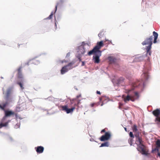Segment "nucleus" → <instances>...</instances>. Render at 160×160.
Returning <instances> with one entry per match:
<instances>
[{
	"mask_svg": "<svg viewBox=\"0 0 160 160\" xmlns=\"http://www.w3.org/2000/svg\"><path fill=\"white\" fill-rule=\"evenodd\" d=\"M153 36H151L147 38L145 40L143 41L142 44L143 45H149L147 47V55H148L149 56L151 55V49L152 48V44Z\"/></svg>",
	"mask_w": 160,
	"mask_h": 160,
	"instance_id": "1",
	"label": "nucleus"
},
{
	"mask_svg": "<svg viewBox=\"0 0 160 160\" xmlns=\"http://www.w3.org/2000/svg\"><path fill=\"white\" fill-rule=\"evenodd\" d=\"M73 63L70 62L67 65H65L62 67L61 70V73L62 74H63L67 72L69 70L72 69V65Z\"/></svg>",
	"mask_w": 160,
	"mask_h": 160,
	"instance_id": "2",
	"label": "nucleus"
},
{
	"mask_svg": "<svg viewBox=\"0 0 160 160\" xmlns=\"http://www.w3.org/2000/svg\"><path fill=\"white\" fill-rule=\"evenodd\" d=\"M135 136L136 138V144L139 146H144L143 144V141L141 136L140 135L139 132H137L135 134Z\"/></svg>",
	"mask_w": 160,
	"mask_h": 160,
	"instance_id": "3",
	"label": "nucleus"
},
{
	"mask_svg": "<svg viewBox=\"0 0 160 160\" xmlns=\"http://www.w3.org/2000/svg\"><path fill=\"white\" fill-rule=\"evenodd\" d=\"M4 116L3 118L2 121L3 122L7 117H10L12 115H13L14 114V112L10 110H5Z\"/></svg>",
	"mask_w": 160,
	"mask_h": 160,
	"instance_id": "4",
	"label": "nucleus"
},
{
	"mask_svg": "<svg viewBox=\"0 0 160 160\" xmlns=\"http://www.w3.org/2000/svg\"><path fill=\"white\" fill-rule=\"evenodd\" d=\"M61 108L62 110L66 112L67 113L72 112L75 108V107H73L71 108H68L67 105L62 106H61Z\"/></svg>",
	"mask_w": 160,
	"mask_h": 160,
	"instance_id": "5",
	"label": "nucleus"
},
{
	"mask_svg": "<svg viewBox=\"0 0 160 160\" xmlns=\"http://www.w3.org/2000/svg\"><path fill=\"white\" fill-rule=\"evenodd\" d=\"M111 135L109 132H106L104 135H102L100 138V140L102 141L108 140L110 138Z\"/></svg>",
	"mask_w": 160,
	"mask_h": 160,
	"instance_id": "6",
	"label": "nucleus"
},
{
	"mask_svg": "<svg viewBox=\"0 0 160 160\" xmlns=\"http://www.w3.org/2000/svg\"><path fill=\"white\" fill-rule=\"evenodd\" d=\"M107 41V40H106L104 42L102 41H101L99 42H98L97 43L96 46L94 48L97 50L98 52H101V51H100L99 49H101V47H102L104 46L103 43H105Z\"/></svg>",
	"mask_w": 160,
	"mask_h": 160,
	"instance_id": "7",
	"label": "nucleus"
},
{
	"mask_svg": "<svg viewBox=\"0 0 160 160\" xmlns=\"http://www.w3.org/2000/svg\"><path fill=\"white\" fill-rule=\"evenodd\" d=\"M122 98L125 102H127L130 100H131L132 102L135 101V99L133 97H132V96H130L129 95H128L127 96L123 95L122 96Z\"/></svg>",
	"mask_w": 160,
	"mask_h": 160,
	"instance_id": "8",
	"label": "nucleus"
},
{
	"mask_svg": "<svg viewBox=\"0 0 160 160\" xmlns=\"http://www.w3.org/2000/svg\"><path fill=\"white\" fill-rule=\"evenodd\" d=\"M12 91L10 89H8L7 91L5 99L7 101L11 102L12 98L11 96Z\"/></svg>",
	"mask_w": 160,
	"mask_h": 160,
	"instance_id": "9",
	"label": "nucleus"
},
{
	"mask_svg": "<svg viewBox=\"0 0 160 160\" xmlns=\"http://www.w3.org/2000/svg\"><path fill=\"white\" fill-rule=\"evenodd\" d=\"M64 1L63 0H60L59 2H57L56 5L55 7V12L53 13V12H52L51 13L50 15L47 18H46V19H50L52 18V16L53 15L54 13L56 11L57 9V7L60 4H62L63 3Z\"/></svg>",
	"mask_w": 160,
	"mask_h": 160,
	"instance_id": "10",
	"label": "nucleus"
},
{
	"mask_svg": "<svg viewBox=\"0 0 160 160\" xmlns=\"http://www.w3.org/2000/svg\"><path fill=\"white\" fill-rule=\"evenodd\" d=\"M101 55V52H99L98 54H96L95 56H93V59L94 63H99L100 60L99 57Z\"/></svg>",
	"mask_w": 160,
	"mask_h": 160,
	"instance_id": "11",
	"label": "nucleus"
},
{
	"mask_svg": "<svg viewBox=\"0 0 160 160\" xmlns=\"http://www.w3.org/2000/svg\"><path fill=\"white\" fill-rule=\"evenodd\" d=\"M144 145L139 146L138 147V151L141 152L142 154L147 155V153L144 149Z\"/></svg>",
	"mask_w": 160,
	"mask_h": 160,
	"instance_id": "12",
	"label": "nucleus"
},
{
	"mask_svg": "<svg viewBox=\"0 0 160 160\" xmlns=\"http://www.w3.org/2000/svg\"><path fill=\"white\" fill-rule=\"evenodd\" d=\"M35 149L37 153L40 154L43 152L44 148L42 146H39L35 148Z\"/></svg>",
	"mask_w": 160,
	"mask_h": 160,
	"instance_id": "13",
	"label": "nucleus"
},
{
	"mask_svg": "<svg viewBox=\"0 0 160 160\" xmlns=\"http://www.w3.org/2000/svg\"><path fill=\"white\" fill-rule=\"evenodd\" d=\"M152 113L156 118L159 117L160 115V109H157L152 112Z\"/></svg>",
	"mask_w": 160,
	"mask_h": 160,
	"instance_id": "14",
	"label": "nucleus"
},
{
	"mask_svg": "<svg viewBox=\"0 0 160 160\" xmlns=\"http://www.w3.org/2000/svg\"><path fill=\"white\" fill-rule=\"evenodd\" d=\"M22 67H19L17 69V77L18 78L22 79L23 78V75L22 72Z\"/></svg>",
	"mask_w": 160,
	"mask_h": 160,
	"instance_id": "15",
	"label": "nucleus"
},
{
	"mask_svg": "<svg viewBox=\"0 0 160 160\" xmlns=\"http://www.w3.org/2000/svg\"><path fill=\"white\" fill-rule=\"evenodd\" d=\"M153 35V36L154 41L153 43H155L157 42V39L158 37V34L155 31H153L152 32Z\"/></svg>",
	"mask_w": 160,
	"mask_h": 160,
	"instance_id": "16",
	"label": "nucleus"
},
{
	"mask_svg": "<svg viewBox=\"0 0 160 160\" xmlns=\"http://www.w3.org/2000/svg\"><path fill=\"white\" fill-rule=\"evenodd\" d=\"M108 59L109 60V61L111 63H114L116 61V59L111 56H109L108 57Z\"/></svg>",
	"mask_w": 160,
	"mask_h": 160,
	"instance_id": "17",
	"label": "nucleus"
},
{
	"mask_svg": "<svg viewBox=\"0 0 160 160\" xmlns=\"http://www.w3.org/2000/svg\"><path fill=\"white\" fill-rule=\"evenodd\" d=\"M8 104V102H6L3 103L2 105L0 104V108L4 112L5 110H6L5 109V108L7 106Z\"/></svg>",
	"mask_w": 160,
	"mask_h": 160,
	"instance_id": "18",
	"label": "nucleus"
},
{
	"mask_svg": "<svg viewBox=\"0 0 160 160\" xmlns=\"http://www.w3.org/2000/svg\"><path fill=\"white\" fill-rule=\"evenodd\" d=\"M142 77L144 78V79H148V73L145 72H143V73L142 75Z\"/></svg>",
	"mask_w": 160,
	"mask_h": 160,
	"instance_id": "19",
	"label": "nucleus"
},
{
	"mask_svg": "<svg viewBox=\"0 0 160 160\" xmlns=\"http://www.w3.org/2000/svg\"><path fill=\"white\" fill-rule=\"evenodd\" d=\"M132 128L133 132L134 133V134L137 132H139L138 131L137 126L136 125H134Z\"/></svg>",
	"mask_w": 160,
	"mask_h": 160,
	"instance_id": "20",
	"label": "nucleus"
},
{
	"mask_svg": "<svg viewBox=\"0 0 160 160\" xmlns=\"http://www.w3.org/2000/svg\"><path fill=\"white\" fill-rule=\"evenodd\" d=\"M97 52H98V51L96 49L94 48L92 50L88 52V55H91L93 53H96Z\"/></svg>",
	"mask_w": 160,
	"mask_h": 160,
	"instance_id": "21",
	"label": "nucleus"
},
{
	"mask_svg": "<svg viewBox=\"0 0 160 160\" xmlns=\"http://www.w3.org/2000/svg\"><path fill=\"white\" fill-rule=\"evenodd\" d=\"M31 61H32V63H33L35 64H38L39 62V61L37 59V58H36L35 59H32L31 60Z\"/></svg>",
	"mask_w": 160,
	"mask_h": 160,
	"instance_id": "22",
	"label": "nucleus"
},
{
	"mask_svg": "<svg viewBox=\"0 0 160 160\" xmlns=\"http://www.w3.org/2000/svg\"><path fill=\"white\" fill-rule=\"evenodd\" d=\"M134 96H132V97H133L135 99V100L137 99H138L139 97V95L138 94V92H134Z\"/></svg>",
	"mask_w": 160,
	"mask_h": 160,
	"instance_id": "23",
	"label": "nucleus"
},
{
	"mask_svg": "<svg viewBox=\"0 0 160 160\" xmlns=\"http://www.w3.org/2000/svg\"><path fill=\"white\" fill-rule=\"evenodd\" d=\"M10 121H9L8 122H6L4 123L1 122L0 123V128L3 127H6L8 126V122Z\"/></svg>",
	"mask_w": 160,
	"mask_h": 160,
	"instance_id": "24",
	"label": "nucleus"
},
{
	"mask_svg": "<svg viewBox=\"0 0 160 160\" xmlns=\"http://www.w3.org/2000/svg\"><path fill=\"white\" fill-rule=\"evenodd\" d=\"M109 142H107L101 144L100 147H108L109 146Z\"/></svg>",
	"mask_w": 160,
	"mask_h": 160,
	"instance_id": "25",
	"label": "nucleus"
},
{
	"mask_svg": "<svg viewBox=\"0 0 160 160\" xmlns=\"http://www.w3.org/2000/svg\"><path fill=\"white\" fill-rule=\"evenodd\" d=\"M133 138H129L128 140V143L130 144L131 146L132 145L133 142Z\"/></svg>",
	"mask_w": 160,
	"mask_h": 160,
	"instance_id": "26",
	"label": "nucleus"
},
{
	"mask_svg": "<svg viewBox=\"0 0 160 160\" xmlns=\"http://www.w3.org/2000/svg\"><path fill=\"white\" fill-rule=\"evenodd\" d=\"M98 104L97 103H92L90 104V106L91 107H94L97 106L98 105Z\"/></svg>",
	"mask_w": 160,
	"mask_h": 160,
	"instance_id": "27",
	"label": "nucleus"
},
{
	"mask_svg": "<svg viewBox=\"0 0 160 160\" xmlns=\"http://www.w3.org/2000/svg\"><path fill=\"white\" fill-rule=\"evenodd\" d=\"M156 144L157 147H160V140H158L156 142Z\"/></svg>",
	"mask_w": 160,
	"mask_h": 160,
	"instance_id": "28",
	"label": "nucleus"
},
{
	"mask_svg": "<svg viewBox=\"0 0 160 160\" xmlns=\"http://www.w3.org/2000/svg\"><path fill=\"white\" fill-rule=\"evenodd\" d=\"M129 136L131 138H134V136L133 135V133L132 132H129Z\"/></svg>",
	"mask_w": 160,
	"mask_h": 160,
	"instance_id": "29",
	"label": "nucleus"
},
{
	"mask_svg": "<svg viewBox=\"0 0 160 160\" xmlns=\"http://www.w3.org/2000/svg\"><path fill=\"white\" fill-rule=\"evenodd\" d=\"M18 84L20 86L21 88L22 89H23V87L22 84L21 82H18Z\"/></svg>",
	"mask_w": 160,
	"mask_h": 160,
	"instance_id": "30",
	"label": "nucleus"
},
{
	"mask_svg": "<svg viewBox=\"0 0 160 160\" xmlns=\"http://www.w3.org/2000/svg\"><path fill=\"white\" fill-rule=\"evenodd\" d=\"M158 148H159L158 147H157H157L154 149V150H152V151H157L158 152H159Z\"/></svg>",
	"mask_w": 160,
	"mask_h": 160,
	"instance_id": "31",
	"label": "nucleus"
},
{
	"mask_svg": "<svg viewBox=\"0 0 160 160\" xmlns=\"http://www.w3.org/2000/svg\"><path fill=\"white\" fill-rule=\"evenodd\" d=\"M155 121L160 122V117H159L157 118H156Z\"/></svg>",
	"mask_w": 160,
	"mask_h": 160,
	"instance_id": "32",
	"label": "nucleus"
},
{
	"mask_svg": "<svg viewBox=\"0 0 160 160\" xmlns=\"http://www.w3.org/2000/svg\"><path fill=\"white\" fill-rule=\"evenodd\" d=\"M105 98L104 97H102L101 98H99L100 101L102 102V100L104 99Z\"/></svg>",
	"mask_w": 160,
	"mask_h": 160,
	"instance_id": "33",
	"label": "nucleus"
},
{
	"mask_svg": "<svg viewBox=\"0 0 160 160\" xmlns=\"http://www.w3.org/2000/svg\"><path fill=\"white\" fill-rule=\"evenodd\" d=\"M105 132V129H102L101 131V133H102V132Z\"/></svg>",
	"mask_w": 160,
	"mask_h": 160,
	"instance_id": "34",
	"label": "nucleus"
},
{
	"mask_svg": "<svg viewBox=\"0 0 160 160\" xmlns=\"http://www.w3.org/2000/svg\"><path fill=\"white\" fill-rule=\"evenodd\" d=\"M14 115H15V117H16V118L17 119L18 118V115L17 114V113H14Z\"/></svg>",
	"mask_w": 160,
	"mask_h": 160,
	"instance_id": "35",
	"label": "nucleus"
},
{
	"mask_svg": "<svg viewBox=\"0 0 160 160\" xmlns=\"http://www.w3.org/2000/svg\"><path fill=\"white\" fill-rule=\"evenodd\" d=\"M97 93L98 94H99V95L101 94V93H100V92L99 91H97Z\"/></svg>",
	"mask_w": 160,
	"mask_h": 160,
	"instance_id": "36",
	"label": "nucleus"
},
{
	"mask_svg": "<svg viewBox=\"0 0 160 160\" xmlns=\"http://www.w3.org/2000/svg\"><path fill=\"white\" fill-rule=\"evenodd\" d=\"M112 43V42H111V41L108 40V44H109V43Z\"/></svg>",
	"mask_w": 160,
	"mask_h": 160,
	"instance_id": "37",
	"label": "nucleus"
},
{
	"mask_svg": "<svg viewBox=\"0 0 160 160\" xmlns=\"http://www.w3.org/2000/svg\"><path fill=\"white\" fill-rule=\"evenodd\" d=\"M84 64H85V63H84V62H82V66H83L84 65Z\"/></svg>",
	"mask_w": 160,
	"mask_h": 160,
	"instance_id": "38",
	"label": "nucleus"
},
{
	"mask_svg": "<svg viewBox=\"0 0 160 160\" xmlns=\"http://www.w3.org/2000/svg\"><path fill=\"white\" fill-rule=\"evenodd\" d=\"M158 152V155L159 157H160V152Z\"/></svg>",
	"mask_w": 160,
	"mask_h": 160,
	"instance_id": "39",
	"label": "nucleus"
},
{
	"mask_svg": "<svg viewBox=\"0 0 160 160\" xmlns=\"http://www.w3.org/2000/svg\"><path fill=\"white\" fill-rule=\"evenodd\" d=\"M81 97V95H79L77 96V98H79V97Z\"/></svg>",
	"mask_w": 160,
	"mask_h": 160,
	"instance_id": "40",
	"label": "nucleus"
},
{
	"mask_svg": "<svg viewBox=\"0 0 160 160\" xmlns=\"http://www.w3.org/2000/svg\"><path fill=\"white\" fill-rule=\"evenodd\" d=\"M100 35H101V34H100V33H99V34H98V36L99 37H100Z\"/></svg>",
	"mask_w": 160,
	"mask_h": 160,
	"instance_id": "41",
	"label": "nucleus"
},
{
	"mask_svg": "<svg viewBox=\"0 0 160 160\" xmlns=\"http://www.w3.org/2000/svg\"><path fill=\"white\" fill-rule=\"evenodd\" d=\"M80 102V101H78V104Z\"/></svg>",
	"mask_w": 160,
	"mask_h": 160,
	"instance_id": "42",
	"label": "nucleus"
},
{
	"mask_svg": "<svg viewBox=\"0 0 160 160\" xmlns=\"http://www.w3.org/2000/svg\"><path fill=\"white\" fill-rule=\"evenodd\" d=\"M124 129H125V130L126 131H127V128H124Z\"/></svg>",
	"mask_w": 160,
	"mask_h": 160,
	"instance_id": "43",
	"label": "nucleus"
},
{
	"mask_svg": "<svg viewBox=\"0 0 160 160\" xmlns=\"http://www.w3.org/2000/svg\"><path fill=\"white\" fill-rule=\"evenodd\" d=\"M103 102L101 104V106H102L103 105Z\"/></svg>",
	"mask_w": 160,
	"mask_h": 160,
	"instance_id": "44",
	"label": "nucleus"
},
{
	"mask_svg": "<svg viewBox=\"0 0 160 160\" xmlns=\"http://www.w3.org/2000/svg\"><path fill=\"white\" fill-rule=\"evenodd\" d=\"M84 53V52L83 53L82 52V54H83Z\"/></svg>",
	"mask_w": 160,
	"mask_h": 160,
	"instance_id": "45",
	"label": "nucleus"
},
{
	"mask_svg": "<svg viewBox=\"0 0 160 160\" xmlns=\"http://www.w3.org/2000/svg\"><path fill=\"white\" fill-rule=\"evenodd\" d=\"M130 91H131V90H129L128 91V92L129 93V92Z\"/></svg>",
	"mask_w": 160,
	"mask_h": 160,
	"instance_id": "46",
	"label": "nucleus"
},
{
	"mask_svg": "<svg viewBox=\"0 0 160 160\" xmlns=\"http://www.w3.org/2000/svg\"><path fill=\"white\" fill-rule=\"evenodd\" d=\"M82 48L83 49H84V47H82Z\"/></svg>",
	"mask_w": 160,
	"mask_h": 160,
	"instance_id": "47",
	"label": "nucleus"
},
{
	"mask_svg": "<svg viewBox=\"0 0 160 160\" xmlns=\"http://www.w3.org/2000/svg\"><path fill=\"white\" fill-rule=\"evenodd\" d=\"M79 60H80V61H81V59L80 58H79Z\"/></svg>",
	"mask_w": 160,
	"mask_h": 160,
	"instance_id": "48",
	"label": "nucleus"
}]
</instances>
